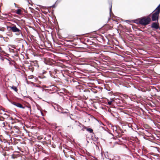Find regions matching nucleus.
Masks as SVG:
<instances>
[{"label": "nucleus", "mask_w": 160, "mask_h": 160, "mask_svg": "<svg viewBox=\"0 0 160 160\" xmlns=\"http://www.w3.org/2000/svg\"><path fill=\"white\" fill-rule=\"evenodd\" d=\"M151 20L149 16L147 17H143L139 18L138 23H140V24L142 25L145 26L148 24L150 23Z\"/></svg>", "instance_id": "f257e3e1"}, {"label": "nucleus", "mask_w": 160, "mask_h": 160, "mask_svg": "<svg viewBox=\"0 0 160 160\" xmlns=\"http://www.w3.org/2000/svg\"><path fill=\"white\" fill-rule=\"evenodd\" d=\"M8 29L11 30L12 32L16 33V34L17 35H20L22 36V34L21 30L17 28L16 26H7Z\"/></svg>", "instance_id": "f03ea898"}, {"label": "nucleus", "mask_w": 160, "mask_h": 160, "mask_svg": "<svg viewBox=\"0 0 160 160\" xmlns=\"http://www.w3.org/2000/svg\"><path fill=\"white\" fill-rule=\"evenodd\" d=\"M160 12H159V11H156V12L152 14V21H158L159 14Z\"/></svg>", "instance_id": "7ed1b4c3"}, {"label": "nucleus", "mask_w": 160, "mask_h": 160, "mask_svg": "<svg viewBox=\"0 0 160 160\" xmlns=\"http://www.w3.org/2000/svg\"><path fill=\"white\" fill-rule=\"evenodd\" d=\"M79 126L81 128H82V130L83 131H84V129H85L87 131L89 132L90 133H93V130L91 128H87L86 127L84 126L82 124H81L79 123Z\"/></svg>", "instance_id": "20e7f679"}, {"label": "nucleus", "mask_w": 160, "mask_h": 160, "mask_svg": "<svg viewBox=\"0 0 160 160\" xmlns=\"http://www.w3.org/2000/svg\"><path fill=\"white\" fill-rule=\"evenodd\" d=\"M11 103L12 104L14 105L15 106H17L18 107L22 108V109H24L25 108V107L23 106L20 103L16 102H11Z\"/></svg>", "instance_id": "39448f33"}, {"label": "nucleus", "mask_w": 160, "mask_h": 160, "mask_svg": "<svg viewBox=\"0 0 160 160\" xmlns=\"http://www.w3.org/2000/svg\"><path fill=\"white\" fill-rule=\"evenodd\" d=\"M151 28H154L156 29H158L159 28L158 23L153 22L152 23L151 26Z\"/></svg>", "instance_id": "423d86ee"}, {"label": "nucleus", "mask_w": 160, "mask_h": 160, "mask_svg": "<svg viewBox=\"0 0 160 160\" xmlns=\"http://www.w3.org/2000/svg\"><path fill=\"white\" fill-rule=\"evenodd\" d=\"M10 87L13 90L17 92L18 91V89L17 87L14 86H10Z\"/></svg>", "instance_id": "0eeeda50"}, {"label": "nucleus", "mask_w": 160, "mask_h": 160, "mask_svg": "<svg viewBox=\"0 0 160 160\" xmlns=\"http://www.w3.org/2000/svg\"><path fill=\"white\" fill-rule=\"evenodd\" d=\"M16 13L18 15H21L22 14L21 10L20 9L17 10Z\"/></svg>", "instance_id": "6e6552de"}, {"label": "nucleus", "mask_w": 160, "mask_h": 160, "mask_svg": "<svg viewBox=\"0 0 160 160\" xmlns=\"http://www.w3.org/2000/svg\"><path fill=\"white\" fill-rule=\"evenodd\" d=\"M155 10H156V11H159V12H160V4L156 8V9L153 11V12H154Z\"/></svg>", "instance_id": "1a4fd4ad"}, {"label": "nucleus", "mask_w": 160, "mask_h": 160, "mask_svg": "<svg viewBox=\"0 0 160 160\" xmlns=\"http://www.w3.org/2000/svg\"><path fill=\"white\" fill-rule=\"evenodd\" d=\"M110 4V16H111V12L112 11V3H109Z\"/></svg>", "instance_id": "9d476101"}, {"label": "nucleus", "mask_w": 160, "mask_h": 160, "mask_svg": "<svg viewBox=\"0 0 160 160\" xmlns=\"http://www.w3.org/2000/svg\"><path fill=\"white\" fill-rule=\"evenodd\" d=\"M11 158L13 159H15L17 158V156L14 154H12L11 156Z\"/></svg>", "instance_id": "9b49d317"}, {"label": "nucleus", "mask_w": 160, "mask_h": 160, "mask_svg": "<svg viewBox=\"0 0 160 160\" xmlns=\"http://www.w3.org/2000/svg\"><path fill=\"white\" fill-rule=\"evenodd\" d=\"M112 101H109L108 102V104L109 105H111L112 104Z\"/></svg>", "instance_id": "f8f14e48"}, {"label": "nucleus", "mask_w": 160, "mask_h": 160, "mask_svg": "<svg viewBox=\"0 0 160 160\" xmlns=\"http://www.w3.org/2000/svg\"><path fill=\"white\" fill-rule=\"evenodd\" d=\"M138 21H139V19H138V20H136V21L135 22H134L135 23H136L137 24H140V23H138Z\"/></svg>", "instance_id": "ddd939ff"}, {"label": "nucleus", "mask_w": 160, "mask_h": 160, "mask_svg": "<svg viewBox=\"0 0 160 160\" xmlns=\"http://www.w3.org/2000/svg\"><path fill=\"white\" fill-rule=\"evenodd\" d=\"M0 31L2 32H4V28L1 27H0Z\"/></svg>", "instance_id": "4468645a"}, {"label": "nucleus", "mask_w": 160, "mask_h": 160, "mask_svg": "<svg viewBox=\"0 0 160 160\" xmlns=\"http://www.w3.org/2000/svg\"><path fill=\"white\" fill-rule=\"evenodd\" d=\"M6 59V58H2V57H1L0 58V59L2 61H3L4 60V59Z\"/></svg>", "instance_id": "2eb2a0df"}, {"label": "nucleus", "mask_w": 160, "mask_h": 160, "mask_svg": "<svg viewBox=\"0 0 160 160\" xmlns=\"http://www.w3.org/2000/svg\"><path fill=\"white\" fill-rule=\"evenodd\" d=\"M9 16V15L8 14H6L4 15V16L6 17H8Z\"/></svg>", "instance_id": "dca6fc26"}, {"label": "nucleus", "mask_w": 160, "mask_h": 160, "mask_svg": "<svg viewBox=\"0 0 160 160\" xmlns=\"http://www.w3.org/2000/svg\"><path fill=\"white\" fill-rule=\"evenodd\" d=\"M51 7L52 8H55V5L54 4H53V5H52V6H51Z\"/></svg>", "instance_id": "f3484780"}, {"label": "nucleus", "mask_w": 160, "mask_h": 160, "mask_svg": "<svg viewBox=\"0 0 160 160\" xmlns=\"http://www.w3.org/2000/svg\"><path fill=\"white\" fill-rule=\"evenodd\" d=\"M62 113H67V111H65V112L62 111Z\"/></svg>", "instance_id": "a211bd4d"}, {"label": "nucleus", "mask_w": 160, "mask_h": 160, "mask_svg": "<svg viewBox=\"0 0 160 160\" xmlns=\"http://www.w3.org/2000/svg\"><path fill=\"white\" fill-rule=\"evenodd\" d=\"M70 127V128H71H71H72V129H73V127H72V126H68V127Z\"/></svg>", "instance_id": "6ab92c4d"}, {"label": "nucleus", "mask_w": 160, "mask_h": 160, "mask_svg": "<svg viewBox=\"0 0 160 160\" xmlns=\"http://www.w3.org/2000/svg\"><path fill=\"white\" fill-rule=\"evenodd\" d=\"M2 124L4 126H5V122H3L2 123Z\"/></svg>", "instance_id": "aec40b11"}, {"label": "nucleus", "mask_w": 160, "mask_h": 160, "mask_svg": "<svg viewBox=\"0 0 160 160\" xmlns=\"http://www.w3.org/2000/svg\"><path fill=\"white\" fill-rule=\"evenodd\" d=\"M2 35H0V38H2Z\"/></svg>", "instance_id": "412c9836"}, {"label": "nucleus", "mask_w": 160, "mask_h": 160, "mask_svg": "<svg viewBox=\"0 0 160 160\" xmlns=\"http://www.w3.org/2000/svg\"><path fill=\"white\" fill-rule=\"evenodd\" d=\"M14 4L15 5V7H16V4L15 3H14Z\"/></svg>", "instance_id": "4be33fe9"}, {"label": "nucleus", "mask_w": 160, "mask_h": 160, "mask_svg": "<svg viewBox=\"0 0 160 160\" xmlns=\"http://www.w3.org/2000/svg\"><path fill=\"white\" fill-rule=\"evenodd\" d=\"M11 119L12 120H13L12 118H11Z\"/></svg>", "instance_id": "5701e85b"}, {"label": "nucleus", "mask_w": 160, "mask_h": 160, "mask_svg": "<svg viewBox=\"0 0 160 160\" xmlns=\"http://www.w3.org/2000/svg\"><path fill=\"white\" fill-rule=\"evenodd\" d=\"M36 87H38V86H37V85H36Z\"/></svg>", "instance_id": "b1692460"}, {"label": "nucleus", "mask_w": 160, "mask_h": 160, "mask_svg": "<svg viewBox=\"0 0 160 160\" xmlns=\"http://www.w3.org/2000/svg\"><path fill=\"white\" fill-rule=\"evenodd\" d=\"M2 111H3L5 112V111H4V110H2Z\"/></svg>", "instance_id": "393cba45"}]
</instances>
